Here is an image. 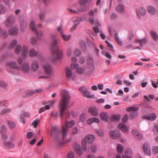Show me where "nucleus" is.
<instances>
[{
  "instance_id": "obj_40",
  "label": "nucleus",
  "mask_w": 158,
  "mask_h": 158,
  "mask_svg": "<svg viewBox=\"0 0 158 158\" xmlns=\"http://www.w3.org/2000/svg\"><path fill=\"white\" fill-rule=\"evenodd\" d=\"M79 23V21L78 19H76L73 21V24L70 29L71 31H73L77 27Z\"/></svg>"
},
{
  "instance_id": "obj_58",
  "label": "nucleus",
  "mask_w": 158,
  "mask_h": 158,
  "mask_svg": "<svg viewBox=\"0 0 158 158\" xmlns=\"http://www.w3.org/2000/svg\"><path fill=\"white\" fill-rule=\"evenodd\" d=\"M106 42L107 44L108 47L109 48V50L111 51L114 52L112 45L110 43L107 41H106Z\"/></svg>"
},
{
  "instance_id": "obj_19",
  "label": "nucleus",
  "mask_w": 158,
  "mask_h": 158,
  "mask_svg": "<svg viewBox=\"0 0 158 158\" xmlns=\"http://www.w3.org/2000/svg\"><path fill=\"white\" fill-rule=\"evenodd\" d=\"M60 130L59 129L58 127L56 126H53L52 127V130L50 132V136L52 137L57 136Z\"/></svg>"
},
{
  "instance_id": "obj_18",
  "label": "nucleus",
  "mask_w": 158,
  "mask_h": 158,
  "mask_svg": "<svg viewBox=\"0 0 158 158\" xmlns=\"http://www.w3.org/2000/svg\"><path fill=\"white\" fill-rule=\"evenodd\" d=\"M147 10L148 13L152 15H155L157 13V10L153 6L150 5L147 6Z\"/></svg>"
},
{
  "instance_id": "obj_3",
  "label": "nucleus",
  "mask_w": 158,
  "mask_h": 158,
  "mask_svg": "<svg viewBox=\"0 0 158 158\" xmlns=\"http://www.w3.org/2000/svg\"><path fill=\"white\" fill-rule=\"evenodd\" d=\"M95 139V136L93 134H89L86 136L81 141V143L83 150L86 152L87 150V144L92 143Z\"/></svg>"
},
{
  "instance_id": "obj_53",
  "label": "nucleus",
  "mask_w": 158,
  "mask_h": 158,
  "mask_svg": "<svg viewBox=\"0 0 158 158\" xmlns=\"http://www.w3.org/2000/svg\"><path fill=\"white\" fill-rule=\"evenodd\" d=\"M86 115L85 113H82L81 114L79 120L81 122H84L85 119Z\"/></svg>"
},
{
  "instance_id": "obj_11",
  "label": "nucleus",
  "mask_w": 158,
  "mask_h": 158,
  "mask_svg": "<svg viewBox=\"0 0 158 158\" xmlns=\"http://www.w3.org/2000/svg\"><path fill=\"white\" fill-rule=\"evenodd\" d=\"M15 21V17L13 15H10L8 16L5 21L4 24L5 26L9 27L12 25Z\"/></svg>"
},
{
  "instance_id": "obj_27",
  "label": "nucleus",
  "mask_w": 158,
  "mask_h": 158,
  "mask_svg": "<svg viewBox=\"0 0 158 158\" xmlns=\"http://www.w3.org/2000/svg\"><path fill=\"white\" fill-rule=\"evenodd\" d=\"M89 21L92 24L98 26H100L101 25L100 21L97 19H94L92 17H90L89 18Z\"/></svg>"
},
{
  "instance_id": "obj_8",
  "label": "nucleus",
  "mask_w": 158,
  "mask_h": 158,
  "mask_svg": "<svg viewBox=\"0 0 158 158\" xmlns=\"http://www.w3.org/2000/svg\"><path fill=\"white\" fill-rule=\"evenodd\" d=\"M136 12L137 18L140 19H142L146 14V10L143 7H139L136 9Z\"/></svg>"
},
{
  "instance_id": "obj_44",
  "label": "nucleus",
  "mask_w": 158,
  "mask_h": 158,
  "mask_svg": "<svg viewBox=\"0 0 158 158\" xmlns=\"http://www.w3.org/2000/svg\"><path fill=\"white\" fill-rule=\"evenodd\" d=\"M11 110L10 108H5L2 110L1 112L2 114H5L6 113H10L11 112Z\"/></svg>"
},
{
  "instance_id": "obj_61",
  "label": "nucleus",
  "mask_w": 158,
  "mask_h": 158,
  "mask_svg": "<svg viewBox=\"0 0 158 158\" xmlns=\"http://www.w3.org/2000/svg\"><path fill=\"white\" fill-rule=\"evenodd\" d=\"M152 152L154 154L158 153V146H155L152 148Z\"/></svg>"
},
{
  "instance_id": "obj_24",
  "label": "nucleus",
  "mask_w": 158,
  "mask_h": 158,
  "mask_svg": "<svg viewBox=\"0 0 158 158\" xmlns=\"http://www.w3.org/2000/svg\"><path fill=\"white\" fill-rule=\"evenodd\" d=\"M24 116L27 117L29 118L30 117V115L29 113L27 112L23 111L21 114L20 116V121L23 123H25Z\"/></svg>"
},
{
  "instance_id": "obj_6",
  "label": "nucleus",
  "mask_w": 158,
  "mask_h": 158,
  "mask_svg": "<svg viewBox=\"0 0 158 158\" xmlns=\"http://www.w3.org/2000/svg\"><path fill=\"white\" fill-rule=\"evenodd\" d=\"M65 72L66 75L67 79L70 81H74L75 80L76 76L73 72L71 69L69 67L65 68Z\"/></svg>"
},
{
  "instance_id": "obj_33",
  "label": "nucleus",
  "mask_w": 158,
  "mask_h": 158,
  "mask_svg": "<svg viewBox=\"0 0 158 158\" xmlns=\"http://www.w3.org/2000/svg\"><path fill=\"white\" fill-rule=\"evenodd\" d=\"M75 124V122L72 120L70 121H66L65 123L67 127L68 128H72Z\"/></svg>"
},
{
  "instance_id": "obj_28",
  "label": "nucleus",
  "mask_w": 158,
  "mask_h": 158,
  "mask_svg": "<svg viewBox=\"0 0 158 158\" xmlns=\"http://www.w3.org/2000/svg\"><path fill=\"white\" fill-rule=\"evenodd\" d=\"M101 119L102 121L107 122L108 119V115L107 113L102 112L99 114Z\"/></svg>"
},
{
  "instance_id": "obj_38",
  "label": "nucleus",
  "mask_w": 158,
  "mask_h": 158,
  "mask_svg": "<svg viewBox=\"0 0 158 158\" xmlns=\"http://www.w3.org/2000/svg\"><path fill=\"white\" fill-rule=\"evenodd\" d=\"M34 32L36 34L38 39H41L43 36V32L41 31H38L37 30Z\"/></svg>"
},
{
  "instance_id": "obj_64",
  "label": "nucleus",
  "mask_w": 158,
  "mask_h": 158,
  "mask_svg": "<svg viewBox=\"0 0 158 158\" xmlns=\"http://www.w3.org/2000/svg\"><path fill=\"white\" fill-rule=\"evenodd\" d=\"M73 51L71 48H69L67 50L66 54L68 56H70L72 54Z\"/></svg>"
},
{
  "instance_id": "obj_50",
  "label": "nucleus",
  "mask_w": 158,
  "mask_h": 158,
  "mask_svg": "<svg viewBox=\"0 0 158 158\" xmlns=\"http://www.w3.org/2000/svg\"><path fill=\"white\" fill-rule=\"evenodd\" d=\"M101 53L103 55L105 56L107 58L110 59H111L112 58L111 56L108 52L104 51H102Z\"/></svg>"
},
{
  "instance_id": "obj_14",
  "label": "nucleus",
  "mask_w": 158,
  "mask_h": 158,
  "mask_svg": "<svg viewBox=\"0 0 158 158\" xmlns=\"http://www.w3.org/2000/svg\"><path fill=\"white\" fill-rule=\"evenodd\" d=\"M74 149L75 152L79 156H81L83 154V151L81 148L80 145L77 142L74 143L73 145Z\"/></svg>"
},
{
  "instance_id": "obj_59",
  "label": "nucleus",
  "mask_w": 158,
  "mask_h": 158,
  "mask_svg": "<svg viewBox=\"0 0 158 158\" xmlns=\"http://www.w3.org/2000/svg\"><path fill=\"white\" fill-rule=\"evenodd\" d=\"M45 15V12H40L39 15V17L40 20H42L44 19Z\"/></svg>"
},
{
  "instance_id": "obj_15",
  "label": "nucleus",
  "mask_w": 158,
  "mask_h": 158,
  "mask_svg": "<svg viewBox=\"0 0 158 158\" xmlns=\"http://www.w3.org/2000/svg\"><path fill=\"white\" fill-rule=\"evenodd\" d=\"M18 31V27L17 26H14L9 29L8 33L10 35L15 36L17 35Z\"/></svg>"
},
{
  "instance_id": "obj_12",
  "label": "nucleus",
  "mask_w": 158,
  "mask_h": 158,
  "mask_svg": "<svg viewBox=\"0 0 158 158\" xmlns=\"http://www.w3.org/2000/svg\"><path fill=\"white\" fill-rule=\"evenodd\" d=\"M21 69L18 70L17 72L14 73L15 74H17L19 71L22 70L24 73H28L30 70V67L29 64L27 63H24L21 65Z\"/></svg>"
},
{
  "instance_id": "obj_52",
  "label": "nucleus",
  "mask_w": 158,
  "mask_h": 158,
  "mask_svg": "<svg viewBox=\"0 0 158 158\" xmlns=\"http://www.w3.org/2000/svg\"><path fill=\"white\" fill-rule=\"evenodd\" d=\"M97 135L100 137H102L104 135V132L103 130L100 129L96 131Z\"/></svg>"
},
{
  "instance_id": "obj_35",
  "label": "nucleus",
  "mask_w": 158,
  "mask_h": 158,
  "mask_svg": "<svg viewBox=\"0 0 158 158\" xmlns=\"http://www.w3.org/2000/svg\"><path fill=\"white\" fill-rule=\"evenodd\" d=\"M55 143L57 146L59 147H60L63 146L65 144L64 141L59 140L56 137L55 138Z\"/></svg>"
},
{
  "instance_id": "obj_31",
  "label": "nucleus",
  "mask_w": 158,
  "mask_h": 158,
  "mask_svg": "<svg viewBox=\"0 0 158 158\" xmlns=\"http://www.w3.org/2000/svg\"><path fill=\"white\" fill-rule=\"evenodd\" d=\"M135 42L139 44L141 46H143L144 44L147 43V38H143L142 39H138L136 40Z\"/></svg>"
},
{
  "instance_id": "obj_1",
  "label": "nucleus",
  "mask_w": 158,
  "mask_h": 158,
  "mask_svg": "<svg viewBox=\"0 0 158 158\" xmlns=\"http://www.w3.org/2000/svg\"><path fill=\"white\" fill-rule=\"evenodd\" d=\"M51 38L52 42L50 45V50L53 56H55L52 61H54L57 59H60L62 55V52L58 48L57 45L58 39H57V35L52 34L51 35Z\"/></svg>"
},
{
  "instance_id": "obj_2",
  "label": "nucleus",
  "mask_w": 158,
  "mask_h": 158,
  "mask_svg": "<svg viewBox=\"0 0 158 158\" xmlns=\"http://www.w3.org/2000/svg\"><path fill=\"white\" fill-rule=\"evenodd\" d=\"M62 98L59 103L60 116L62 118L64 111L68 107L70 95L69 91L63 90L61 92Z\"/></svg>"
},
{
  "instance_id": "obj_21",
  "label": "nucleus",
  "mask_w": 158,
  "mask_h": 158,
  "mask_svg": "<svg viewBox=\"0 0 158 158\" xmlns=\"http://www.w3.org/2000/svg\"><path fill=\"white\" fill-rule=\"evenodd\" d=\"M118 128L121 131L125 133H128L129 132L128 127L124 123H120L118 125Z\"/></svg>"
},
{
  "instance_id": "obj_30",
  "label": "nucleus",
  "mask_w": 158,
  "mask_h": 158,
  "mask_svg": "<svg viewBox=\"0 0 158 158\" xmlns=\"http://www.w3.org/2000/svg\"><path fill=\"white\" fill-rule=\"evenodd\" d=\"M116 10L119 13H123L124 11V6L123 4H119L115 8Z\"/></svg>"
},
{
  "instance_id": "obj_32",
  "label": "nucleus",
  "mask_w": 158,
  "mask_h": 158,
  "mask_svg": "<svg viewBox=\"0 0 158 158\" xmlns=\"http://www.w3.org/2000/svg\"><path fill=\"white\" fill-rule=\"evenodd\" d=\"M30 57H34L38 55V52L34 48H31L29 51L28 55Z\"/></svg>"
},
{
  "instance_id": "obj_42",
  "label": "nucleus",
  "mask_w": 158,
  "mask_h": 158,
  "mask_svg": "<svg viewBox=\"0 0 158 158\" xmlns=\"http://www.w3.org/2000/svg\"><path fill=\"white\" fill-rule=\"evenodd\" d=\"M79 65L78 63H73L70 64V68L72 69H76L77 70V69L78 68Z\"/></svg>"
},
{
  "instance_id": "obj_62",
  "label": "nucleus",
  "mask_w": 158,
  "mask_h": 158,
  "mask_svg": "<svg viewBox=\"0 0 158 158\" xmlns=\"http://www.w3.org/2000/svg\"><path fill=\"white\" fill-rule=\"evenodd\" d=\"M56 100H54L50 101L48 102V105L51 107H52L54 106V104L55 103Z\"/></svg>"
},
{
  "instance_id": "obj_55",
  "label": "nucleus",
  "mask_w": 158,
  "mask_h": 158,
  "mask_svg": "<svg viewBox=\"0 0 158 158\" xmlns=\"http://www.w3.org/2000/svg\"><path fill=\"white\" fill-rule=\"evenodd\" d=\"M8 124L10 127L11 128H13L15 127V123L13 121H8Z\"/></svg>"
},
{
  "instance_id": "obj_23",
  "label": "nucleus",
  "mask_w": 158,
  "mask_h": 158,
  "mask_svg": "<svg viewBox=\"0 0 158 158\" xmlns=\"http://www.w3.org/2000/svg\"><path fill=\"white\" fill-rule=\"evenodd\" d=\"M87 64L88 68L91 70H94V68L93 64V60L92 57H89L87 59Z\"/></svg>"
},
{
  "instance_id": "obj_49",
  "label": "nucleus",
  "mask_w": 158,
  "mask_h": 158,
  "mask_svg": "<svg viewBox=\"0 0 158 158\" xmlns=\"http://www.w3.org/2000/svg\"><path fill=\"white\" fill-rule=\"evenodd\" d=\"M91 149L93 153L96 152L97 150V147L95 144H92L91 145Z\"/></svg>"
},
{
  "instance_id": "obj_10",
  "label": "nucleus",
  "mask_w": 158,
  "mask_h": 158,
  "mask_svg": "<svg viewBox=\"0 0 158 158\" xmlns=\"http://www.w3.org/2000/svg\"><path fill=\"white\" fill-rule=\"evenodd\" d=\"M109 135L110 137L113 139L120 138L121 136V133L118 130L110 131L109 132Z\"/></svg>"
},
{
  "instance_id": "obj_7",
  "label": "nucleus",
  "mask_w": 158,
  "mask_h": 158,
  "mask_svg": "<svg viewBox=\"0 0 158 158\" xmlns=\"http://www.w3.org/2000/svg\"><path fill=\"white\" fill-rule=\"evenodd\" d=\"M138 108L134 107H130L126 108V110L130 112V117L131 119H133L138 116Z\"/></svg>"
},
{
  "instance_id": "obj_48",
  "label": "nucleus",
  "mask_w": 158,
  "mask_h": 158,
  "mask_svg": "<svg viewBox=\"0 0 158 158\" xmlns=\"http://www.w3.org/2000/svg\"><path fill=\"white\" fill-rule=\"evenodd\" d=\"M58 115V113L56 111H53L51 112L50 116L49 117V119H51L52 117H54L56 119Z\"/></svg>"
},
{
  "instance_id": "obj_26",
  "label": "nucleus",
  "mask_w": 158,
  "mask_h": 158,
  "mask_svg": "<svg viewBox=\"0 0 158 158\" xmlns=\"http://www.w3.org/2000/svg\"><path fill=\"white\" fill-rule=\"evenodd\" d=\"M144 118L147 119L152 121L155 119L156 118V115L154 113H152L149 115H144L143 116Z\"/></svg>"
},
{
  "instance_id": "obj_43",
  "label": "nucleus",
  "mask_w": 158,
  "mask_h": 158,
  "mask_svg": "<svg viewBox=\"0 0 158 158\" xmlns=\"http://www.w3.org/2000/svg\"><path fill=\"white\" fill-rule=\"evenodd\" d=\"M30 41L31 45H34L37 43V40L36 38L34 36L31 37L30 39Z\"/></svg>"
},
{
  "instance_id": "obj_54",
  "label": "nucleus",
  "mask_w": 158,
  "mask_h": 158,
  "mask_svg": "<svg viewBox=\"0 0 158 158\" xmlns=\"http://www.w3.org/2000/svg\"><path fill=\"white\" fill-rule=\"evenodd\" d=\"M80 44L81 48L83 50H84L85 49L86 47L85 42L84 41L82 40L80 41Z\"/></svg>"
},
{
  "instance_id": "obj_56",
  "label": "nucleus",
  "mask_w": 158,
  "mask_h": 158,
  "mask_svg": "<svg viewBox=\"0 0 158 158\" xmlns=\"http://www.w3.org/2000/svg\"><path fill=\"white\" fill-rule=\"evenodd\" d=\"M94 33L93 34L94 36H96L97 35V33L99 32V29L98 27H94Z\"/></svg>"
},
{
  "instance_id": "obj_5",
  "label": "nucleus",
  "mask_w": 158,
  "mask_h": 158,
  "mask_svg": "<svg viewBox=\"0 0 158 158\" xmlns=\"http://www.w3.org/2000/svg\"><path fill=\"white\" fill-rule=\"evenodd\" d=\"M86 2H87L86 0H79V3L81 7L77 8L76 10H74L72 7H69L68 8V10L72 13L77 14L81 12L85 11L86 8L84 6Z\"/></svg>"
},
{
  "instance_id": "obj_36",
  "label": "nucleus",
  "mask_w": 158,
  "mask_h": 158,
  "mask_svg": "<svg viewBox=\"0 0 158 158\" xmlns=\"http://www.w3.org/2000/svg\"><path fill=\"white\" fill-rule=\"evenodd\" d=\"M76 72L77 74L82 75L85 72V68L82 67H79Z\"/></svg>"
},
{
  "instance_id": "obj_60",
  "label": "nucleus",
  "mask_w": 158,
  "mask_h": 158,
  "mask_svg": "<svg viewBox=\"0 0 158 158\" xmlns=\"http://www.w3.org/2000/svg\"><path fill=\"white\" fill-rule=\"evenodd\" d=\"M5 12V8L4 6L0 4V15L3 14Z\"/></svg>"
},
{
  "instance_id": "obj_17",
  "label": "nucleus",
  "mask_w": 158,
  "mask_h": 158,
  "mask_svg": "<svg viewBox=\"0 0 158 158\" xmlns=\"http://www.w3.org/2000/svg\"><path fill=\"white\" fill-rule=\"evenodd\" d=\"M43 68L46 73L51 74L52 73V69L51 66L48 63H46L43 65Z\"/></svg>"
},
{
  "instance_id": "obj_4",
  "label": "nucleus",
  "mask_w": 158,
  "mask_h": 158,
  "mask_svg": "<svg viewBox=\"0 0 158 158\" xmlns=\"http://www.w3.org/2000/svg\"><path fill=\"white\" fill-rule=\"evenodd\" d=\"M28 47L26 45H23L21 47L20 44H18L16 46L15 52L16 54H19L21 50V56L24 58H26L28 56Z\"/></svg>"
},
{
  "instance_id": "obj_47",
  "label": "nucleus",
  "mask_w": 158,
  "mask_h": 158,
  "mask_svg": "<svg viewBox=\"0 0 158 158\" xmlns=\"http://www.w3.org/2000/svg\"><path fill=\"white\" fill-rule=\"evenodd\" d=\"M115 40L117 44L120 45L122 46L123 44L122 42L119 38L117 34H116L115 35Z\"/></svg>"
},
{
  "instance_id": "obj_41",
  "label": "nucleus",
  "mask_w": 158,
  "mask_h": 158,
  "mask_svg": "<svg viewBox=\"0 0 158 158\" xmlns=\"http://www.w3.org/2000/svg\"><path fill=\"white\" fill-rule=\"evenodd\" d=\"M17 43V40L15 39L12 40L10 43L9 47L11 48H14Z\"/></svg>"
},
{
  "instance_id": "obj_37",
  "label": "nucleus",
  "mask_w": 158,
  "mask_h": 158,
  "mask_svg": "<svg viewBox=\"0 0 158 158\" xmlns=\"http://www.w3.org/2000/svg\"><path fill=\"white\" fill-rule=\"evenodd\" d=\"M62 39L64 41H69L70 39L71 35L70 34H65L64 33L60 35Z\"/></svg>"
},
{
  "instance_id": "obj_45",
  "label": "nucleus",
  "mask_w": 158,
  "mask_h": 158,
  "mask_svg": "<svg viewBox=\"0 0 158 158\" xmlns=\"http://www.w3.org/2000/svg\"><path fill=\"white\" fill-rule=\"evenodd\" d=\"M74 54L75 56H80L81 54V51L79 49H76L74 51Z\"/></svg>"
},
{
  "instance_id": "obj_16",
  "label": "nucleus",
  "mask_w": 158,
  "mask_h": 158,
  "mask_svg": "<svg viewBox=\"0 0 158 158\" xmlns=\"http://www.w3.org/2000/svg\"><path fill=\"white\" fill-rule=\"evenodd\" d=\"M88 111L93 116H97L98 115L99 113V109L96 106L89 107L88 109Z\"/></svg>"
},
{
  "instance_id": "obj_57",
  "label": "nucleus",
  "mask_w": 158,
  "mask_h": 158,
  "mask_svg": "<svg viewBox=\"0 0 158 158\" xmlns=\"http://www.w3.org/2000/svg\"><path fill=\"white\" fill-rule=\"evenodd\" d=\"M6 131V127L4 125H2L1 127L0 131L2 134H4Z\"/></svg>"
},
{
  "instance_id": "obj_51",
  "label": "nucleus",
  "mask_w": 158,
  "mask_h": 158,
  "mask_svg": "<svg viewBox=\"0 0 158 158\" xmlns=\"http://www.w3.org/2000/svg\"><path fill=\"white\" fill-rule=\"evenodd\" d=\"M120 119V116L119 115H112L111 117V120L112 121H118Z\"/></svg>"
},
{
  "instance_id": "obj_22",
  "label": "nucleus",
  "mask_w": 158,
  "mask_h": 158,
  "mask_svg": "<svg viewBox=\"0 0 158 158\" xmlns=\"http://www.w3.org/2000/svg\"><path fill=\"white\" fill-rule=\"evenodd\" d=\"M123 147L122 145L119 144H117V150L118 154L116 155V158H121V154L123 152Z\"/></svg>"
},
{
  "instance_id": "obj_46",
  "label": "nucleus",
  "mask_w": 158,
  "mask_h": 158,
  "mask_svg": "<svg viewBox=\"0 0 158 158\" xmlns=\"http://www.w3.org/2000/svg\"><path fill=\"white\" fill-rule=\"evenodd\" d=\"M62 131L63 132V138L64 139L66 137L67 135V129L63 126Z\"/></svg>"
},
{
  "instance_id": "obj_25",
  "label": "nucleus",
  "mask_w": 158,
  "mask_h": 158,
  "mask_svg": "<svg viewBox=\"0 0 158 158\" xmlns=\"http://www.w3.org/2000/svg\"><path fill=\"white\" fill-rule=\"evenodd\" d=\"M39 67V64L38 61L35 60L33 61L31 63V68L34 71H36Z\"/></svg>"
},
{
  "instance_id": "obj_9",
  "label": "nucleus",
  "mask_w": 158,
  "mask_h": 158,
  "mask_svg": "<svg viewBox=\"0 0 158 158\" xmlns=\"http://www.w3.org/2000/svg\"><path fill=\"white\" fill-rule=\"evenodd\" d=\"M142 148L145 154L149 156L151 155V148L149 143H145L143 145Z\"/></svg>"
},
{
  "instance_id": "obj_39",
  "label": "nucleus",
  "mask_w": 158,
  "mask_h": 158,
  "mask_svg": "<svg viewBox=\"0 0 158 158\" xmlns=\"http://www.w3.org/2000/svg\"><path fill=\"white\" fill-rule=\"evenodd\" d=\"M30 27L32 31L34 32L37 30L35 25V22L34 20L31 21L30 24Z\"/></svg>"
},
{
  "instance_id": "obj_20",
  "label": "nucleus",
  "mask_w": 158,
  "mask_h": 158,
  "mask_svg": "<svg viewBox=\"0 0 158 158\" xmlns=\"http://www.w3.org/2000/svg\"><path fill=\"white\" fill-rule=\"evenodd\" d=\"M79 90L84 95L88 98L93 97V95L90 94V92L83 87H80L79 89Z\"/></svg>"
},
{
  "instance_id": "obj_34",
  "label": "nucleus",
  "mask_w": 158,
  "mask_h": 158,
  "mask_svg": "<svg viewBox=\"0 0 158 158\" xmlns=\"http://www.w3.org/2000/svg\"><path fill=\"white\" fill-rule=\"evenodd\" d=\"M150 35L154 41L156 42L158 41V35L156 32L153 31H150Z\"/></svg>"
},
{
  "instance_id": "obj_29",
  "label": "nucleus",
  "mask_w": 158,
  "mask_h": 158,
  "mask_svg": "<svg viewBox=\"0 0 158 158\" xmlns=\"http://www.w3.org/2000/svg\"><path fill=\"white\" fill-rule=\"evenodd\" d=\"M20 23V29L21 31L23 30L27 27V23L25 20L19 19Z\"/></svg>"
},
{
  "instance_id": "obj_63",
  "label": "nucleus",
  "mask_w": 158,
  "mask_h": 158,
  "mask_svg": "<svg viewBox=\"0 0 158 158\" xmlns=\"http://www.w3.org/2000/svg\"><path fill=\"white\" fill-rule=\"evenodd\" d=\"M74 152L73 151L69 152L68 154V158H74Z\"/></svg>"
},
{
  "instance_id": "obj_13",
  "label": "nucleus",
  "mask_w": 158,
  "mask_h": 158,
  "mask_svg": "<svg viewBox=\"0 0 158 158\" xmlns=\"http://www.w3.org/2000/svg\"><path fill=\"white\" fill-rule=\"evenodd\" d=\"M7 67L9 68H13L16 69L18 71V70L21 69V68L17 65V63L15 61H10L7 62L6 64Z\"/></svg>"
}]
</instances>
